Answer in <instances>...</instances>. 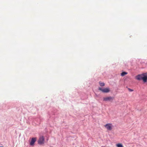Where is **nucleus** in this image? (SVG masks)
<instances>
[{
    "instance_id": "nucleus-1",
    "label": "nucleus",
    "mask_w": 147,
    "mask_h": 147,
    "mask_svg": "<svg viewBox=\"0 0 147 147\" xmlns=\"http://www.w3.org/2000/svg\"><path fill=\"white\" fill-rule=\"evenodd\" d=\"M98 89L103 93H108L110 91V89L109 88L102 89L101 88L99 87L98 88Z\"/></svg>"
},
{
    "instance_id": "nucleus-11",
    "label": "nucleus",
    "mask_w": 147,
    "mask_h": 147,
    "mask_svg": "<svg viewBox=\"0 0 147 147\" xmlns=\"http://www.w3.org/2000/svg\"><path fill=\"white\" fill-rule=\"evenodd\" d=\"M128 89L130 91H133V90L131 89H129V88Z\"/></svg>"
},
{
    "instance_id": "nucleus-4",
    "label": "nucleus",
    "mask_w": 147,
    "mask_h": 147,
    "mask_svg": "<svg viewBox=\"0 0 147 147\" xmlns=\"http://www.w3.org/2000/svg\"><path fill=\"white\" fill-rule=\"evenodd\" d=\"M104 126L108 130H111L112 129V125L111 123H107Z\"/></svg>"
},
{
    "instance_id": "nucleus-7",
    "label": "nucleus",
    "mask_w": 147,
    "mask_h": 147,
    "mask_svg": "<svg viewBox=\"0 0 147 147\" xmlns=\"http://www.w3.org/2000/svg\"><path fill=\"white\" fill-rule=\"evenodd\" d=\"M142 76L143 74H139L136 77V78L137 80H142Z\"/></svg>"
},
{
    "instance_id": "nucleus-2",
    "label": "nucleus",
    "mask_w": 147,
    "mask_h": 147,
    "mask_svg": "<svg viewBox=\"0 0 147 147\" xmlns=\"http://www.w3.org/2000/svg\"><path fill=\"white\" fill-rule=\"evenodd\" d=\"M114 98V97L111 96H108L103 98V100L105 101H112Z\"/></svg>"
},
{
    "instance_id": "nucleus-12",
    "label": "nucleus",
    "mask_w": 147,
    "mask_h": 147,
    "mask_svg": "<svg viewBox=\"0 0 147 147\" xmlns=\"http://www.w3.org/2000/svg\"><path fill=\"white\" fill-rule=\"evenodd\" d=\"M3 147V146H1V147Z\"/></svg>"
},
{
    "instance_id": "nucleus-9",
    "label": "nucleus",
    "mask_w": 147,
    "mask_h": 147,
    "mask_svg": "<svg viewBox=\"0 0 147 147\" xmlns=\"http://www.w3.org/2000/svg\"><path fill=\"white\" fill-rule=\"evenodd\" d=\"M116 146L117 147H123V146L121 144H117Z\"/></svg>"
},
{
    "instance_id": "nucleus-3",
    "label": "nucleus",
    "mask_w": 147,
    "mask_h": 147,
    "mask_svg": "<svg viewBox=\"0 0 147 147\" xmlns=\"http://www.w3.org/2000/svg\"><path fill=\"white\" fill-rule=\"evenodd\" d=\"M38 144H42L44 143V138L43 136L40 137L38 141Z\"/></svg>"
},
{
    "instance_id": "nucleus-10",
    "label": "nucleus",
    "mask_w": 147,
    "mask_h": 147,
    "mask_svg": "<svg viewBox=\"0 0 147 147\" xmlns=\"http://www.w3.org/2000/svg\"><path fill=\"white\" fill-rule=\"evenodd\" d=\"M99 84L100 85V86H105V84L104 83H102L101 82H99Z\"/></svg>"
},
{
    "instance_id": "nucleus-8",
    "label": "nucleus",
    "mask_w": 147,
    "mask_h": 147,
    "mask_svg": "<svg viewBox=\"0 0 147 147\" xmlns=\"http://www.w3.org/2000/svg\"><path fill=\"white\" fill-rule=\"evenodd\" d=\"M127 73L125 72H123L121 73V75L122 76H125L126 75H127Z\"/></svg>"
},
{
    "instance_id": "nucleus-5",
    "label": "nucleus",
    "mask_w": 147,
    "mask_h": 147,
    "mask_svg": "<svg viewBox=\"0 0 147 147\" xmlns=\"http://www.w3.org/2000/svg\"><path fill=\"white\" fill-rule=\"evenodd\" d=\"M142 80L144 82H145L147 80V74H143Z\"/></svg>"
},
{
    "instance_id": "nucleus-6",
    "label": "nucleus",
    "mask_w": 147,
    "mask_h": 147,
    "mask_svg": "<svg viewBox=\"0 0 147 147\" xmlns=\"http://www.w3.org/2000/svg\"><path fill=\"white\" fill-rule=\"evenodd\" d=\"M36 140V138H32L31 142L30 143V145L31 146L34 145L35 142Z\"/></svg>"
}]
</instances>
